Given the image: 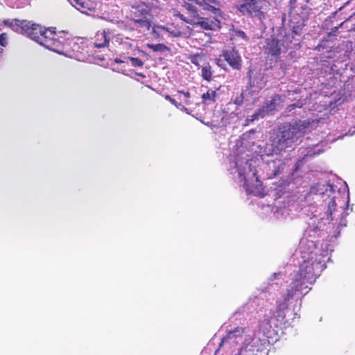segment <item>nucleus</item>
Listing matches in <instances>:
<instances>
[{
    "mask_svg": "<svg viewBox=\"0 0 355 355\" xmlns=\"http://www.w3.org/2000/svg\"><path fill=\"white\" fill-rule=\"evenodd\" d=\"M332 250L331 245L327 243H322L320 248H318L313 240L306 237L300 240L299 273L287 290L284 302L277 306L278 320H284L288 315L287 301L293 297L300 298L309 293L311 289L309 284L320 276L325 268V263L330 259L329 255Z\"/></svg>",
    "mask_w": 355,
    "mask_h": 355,
    "instance_id": "f257e3e1",
    "label": "nucleus"
},
{
    "mask_svg": "<svg viewBox=\"0 0 355 355\" xmlns=\"http://www.w3.org/2000/svg\"><path fill=\"white\" fill-rule=\"evenodd\" d=\"M248 156H236L234 162L230 163V171L232 174L237 173L238 182L248 193L255 196H264L262 183L257 175V167L259 159L247 158Z\"/></svg>",
    "mask_w": 355,
    "mask_h": 355,
    "instance_id": "f03ea898",
    "label": "nucleus"
},
{
    "mask_svg": "<svg viewBox=\"0 0 355 355\" xmlns=\"http://www.w3.org/2000/svg\"><path fill=\"white\" fill-rule=\"evenodd\" d=\"M220 347L225 349L236 347L231 355H262L259 339L243 327L230 331L222 339Z\"/></svg>",
    "mask_w": 355,
    "mask_h": 355,
    "instance_id": "7ed1b4c3",
    "label": "nucleus"
},
{
    "mask_svg": "<svg viewBox=\"0 0 355 355\" xmlns=\"http://www.w3.org/2000/svg\"><path fill=\"white\" fill-rule=\"evenodd\" d=\"M314 121H303L293 125H284L280 132L272 139V153L279 154L291 147L297 140L314 126Z\"/></svg>",
    "mask_w": 355,
    "mask_h": 355,
    "instance_id": "20e7f679",
    "label": "nucleus"
},
{
    "mask_svg": "<svg viewBox=\"0 0 355 355\" xmlns=\"http://www.w3.org/2000/svg\"><path fill=\"white\" fill-rule=\"evenodd\" d=\"M235 3L236 10L242 15L259 19L264 18L270 6L268 0H236Z\"/></svg>",
    "mask_w": 355,
    "mask_h": 355,
    "instance_id": "39448f33",
    "label": "nucleus"
},
{
    "mask_svg": "<svg viewBox=\"0 0 355 355\" xmlns=\"http://www.w3.org/2000/svg\"><path fill=\"white\" fill-rule=\"evenodd\" d=\"M291 39H293V33L284 35L282 32L277 37L272 36L268 38L263 46L264 53L277 60L282 54L286 53L288 49L291 47L290 46L292 42Z\"/></svg>",
    "mask_w": 355,
    "mask_h": 355,
    "instance_id": "423d86ee",
    "label": "nucleus"
},
{
    "mask_svg": "<svg viewBox=\"0 0 355 355\" xmlns=\"http://www.w3.org/2000/svg\"><path fill=\"white\" fill-rule=\"evenodd\" d=\"M226 61L234 69L239 70L241 67V58L237 51L234 49L223 51L222 54L216 60V64L220 67L225 69Z\"/></svg>",
    "mask_w": 355,
    "mask_h": 355,
    "instance_id": "0eeeda50",
    "label": "nucleus"
},
{
    "mask_svg": "<svg viewBox=\"0 0 355 355\" xmlns=\"http://www.w3.org/2000/svg\"><path fill=\"white\" fill-rule=\"evenodd\" d=\"M153 33L155 37L164 39L166 35L178 37L186 33V31L179 25L163 26L160 25L154 26Z\"/></svg>",
    "mask_w": 355,
    "mask_h": 355,
    "instance_id": "6e6552de",
    "label": "nucleus"
},
{
    "mask_svg": "<svg viewBox=\"0 0 355 355\" xmlns=\"http://www.w3.org/2000/svg\"><path fill=\"white\" fill-rule=\"evenodd\" d=\"M284 162L279 159L269 160L264 165L266 178L272 179L278 175L284 169Z\"/></svg>",
    "mask_w": 355,
    "mask_h": 355,
    "instance_id": "1a4fd4ad",
    "label": "nucleus"
},
{
    "mask_svg": "<svg viewBox=\"0 0 355 355\" xmlns=\"http://www.w3.org/2000/svg\"><path fill=\"white\" fill-rule=\"evenodd\" d=\"M141 10L142 16L141 17H135V18L131 19L130 21L132 25V28H137L140 32H144L148 31L150 27L149 14L142 8Z\"/></svg>",
    "mask_w": 355,
    "mask_h": 355,
    "instance_id": "9d476101",
    "label": "nucleus"
},
{
    "mask_svg": "<svg viewBox=\"0 0 355 355\" xmlns=\"http://www.w3.org/2000/svg\"><path fill=\"white\" fill-rule=\"evenodd\" d=\"M277 101H279V97H274L272 99L270 100V103H266V105L264 106L262 109L259 110L258 112L252 115L250 118H248L247 121L252 122L254 120H257L259 118H263L266 115L268 114L269 112H272L273 110H275L277 108Z\"/></svg>",
    "mask_w": 355,
    "mask_h": 355,
    "instance_id": "9b49d317",
    "label": "nucleus"
},
{
    "mask_svg": "<svg viewBox=\"0 0 355 355\" xmlns=\"http://www.w3.org/2000/svg\"><path fill=\"white\" fill-rule=\"evenodd\" d=\"M189 59L191 63L198 67H200L201 64L203 66L208 64L207 56L202 51L191 55Z\"/></svg>",
    "mask_w": 355,
    "mask_h": 355,
    "instance_id": "f8f14e48",
    "label": "nucleus"
},
{
    "mask_svg": "<svg viewBox=\"0 0 355 355\" xmlns=\"http://www.w3.org/2000/svg\"><path fill=\"white\" fill-rule=\"evenodd\" d=\"M108 43V39L105 31L98 32L95 36L94 45L96 48L105 46Z\"/></svg>",
    "mask_w": 355,
    "mask_h": 355,
    "instance_id": "ddd939ff",
    "label": "nucleus"
},
{
    "mask_svg": "<svg viewBox=\"0 0 355 355\" xmlns=\"http://www.w3.org/2000/svg\"><path fill=\"white\" fill-rule=\"evenodd\" d=\"M339 202H340V200H339L338 197H337L336 196H334L329 198V200L327 202L328 209L327 211L328 216L332 215L333 212L336 210V207L337 204ZM326 219L332 220H334V218L332 216H331V217L327 216V218Z\"/></svg>",
    "mask_w": 355,
    "mask_h": 355,
    "instance_id": "4468645a",
    "label": "nucleus"
},
{
    "mask_svg": "<svg viewBox=\"0 0 355 355\" xmlns=\"http://www.w3.org/2000/svg\"><path fill=\"white\" fill-rule=\"evenodd\" d=\"M196 19V24L194 25H198L201 28L206 30H211L215 26V22L209 20L207 18L198 17Z\"/></svg>",
    "mask_w": 355,
    "mask_h": 355,
    "instance_id": "2eb2a0df",
    "label": "nucleus"
},
{
    "mask_svg": "<svg viewBox=\"0 0 355 355\" xmlns=\"http://www.w3.org/2000/svg\"><path fill=\"white\" fill-rule=\"evenodd\" d=\"M216 90L209 89L207 91L206 93H204L202 95V100L203 103L206 105H209L216 101Z\"/></svg>",
    "mask_w": 355,
    "mask_h": 355,
    "instance_id": "dca6fc26",
    "label": "nucleus"
},
{
    "mask_svg": "<svg viewBox=\"0 0 355 355\" xmlns=\"http://www.w3.org/2000/svg\"><path fill=\"white\" fill-rule=\"evenodd\" d=\"M241 103V101L236 99L234 103H230L227 105V109L230 111V117L234 118L241 113L240 109L238 105Z\"/></svg>",
    "mask_w": 355,
    "mask_h": 355,
    "instance_id": "f3484780",
    "label": "nucleus"
},
{
    "mask_svg": "<svg viewBox=\"0 0 355 355\" xmlns=\"http://www.w3.org/2000/svg\"><path fill=\"white\" fill-rule=\"evenodd\" d=\"M212 75L213 71L209 63L202 66L201 76L204 80L210 82L212 79Z\"/></svg>",
    "mask_w": 355,
    "mask_h": 355,
    "instance_id": "a211bd4d",
    "label": "nucleus"
},
{
    "mask_svg": "<svg viewBox=\"0 0 355 355\" xmlns=\"http://www.w3.org/2000/svg\"><path fill=\"white\" fill-rule=\"evenodd\" d=\"M180 94L179 99L182 101L185 105H190L191 101L189 100L191 95L189 92L178 91Z\"/></svg>",
    "mask_w": 355,
    "mask_h": 355,
    "instance_id": "6ab92c4d",
    "label": "nucleus"
},
{
    "mask_svg": "<svg viewBox=\"0 0 355 355\" xmlns=\"http://www.w3.org/2000/svg\"><path fill=\"white\" fill-rule=\"evenodd\" d=\"M126 60H130L132 67H141L144 65V62L141 60L137 58L126 57Z\"/></svg>",
    "mask_w": 355,
    "mask_h": 355,
    "instance_id": "aec40b11",
    "label": "nucleus"
},
{
    "mask_svg": "<svg viewBox=\"0 0 355 355\" xmlns=\"http://www.w3.org/2000/svg\"><path fill=\"white\" fill-rule=\"evenodd\" d=\"M71 3L77 8V10L84 12V10H82L85 8V3L81 1V0H69Z\"/></svg>",
    "mask_w": 355,
    "mask_h": 355,
    "instance_id": "412c9836",
    "label": "nucleus"
},
{
    "mask_svg": "<svg viewBox=\"0 0 355 355\" xmlns=\"http://www.w3.org/2000/svg\"><path fill=\"white\" fill-rule=\"evenodd\" d=\"M147 46L155 52L163 51L166 49V46L163 44H148Z\"/></svg>",
    "mask_w": 355,
    "mask_h": 355,
    "instance_id": "4be33fe9",
    "label": "nucleus"
},
{
    "mask_svg": "<svg viewBox=\"0 0 355 355\" xmlns=\"http://www.w3.org/2000/svg\"><path fill=\"white\" fill-rule=\"evenodd\" d=\"M8 44V37L6 33H0V45L1 47L6 46Z\"/></svg>",
    "mask_w": 355,
    "mask_h": 355,
    "instance_id": "5701e85b",
    "label": "nucleus"
},
{
    "mask_svg": "<svg viewBox=\"0 0 355 355\" xmlns=\"http://www.w3.org/2000/svg\"><path fill=\"white\" fill-rule=\"evenodd\" d=\"M288 184V181L286 180L281 179L279 181L278 187H275L274 189L277 190L279 191H282L283 189H284L285 186Z\"/></svg>",
    "mask_w": 355,
    "mask_h": 355,
    "instance_id": "b1692460",
    "label": "nucleus"
},
{
    "mask_svg": "<svg viewBox=\"0 0 355 355\" xmlns=\"http://www.w3.org/2000/svg\"><path fill=\"white\" fill-rule=\"evenodd\" d=\"M332 228L334 230V234L331 235V237L337 238L340 233V226L338 223H334Z\"/></svg>",
    "mask_w": 355,
    "mask_h": 355,
    "instance_id": "393cba45",
    "label": "nucleus"
},
{
    "mask_svg": "<svg viewBox=\"0 0 355 355\" xmlns=\"http://www.w3.org/2000/svg\"><path fill=\"white\" fill-rule=\"evenodd\" d=\"M322 150L319 148L318 146H316L314 147V150L312 151V150H309L308 153L306 155H309V156H313V155H318L320 154V153H322Z\"/></svg>",
    "mask_w": 355,
    "mask_h": 355,
    "instance_id": "a878e982",
    "label": "nucleus"
},
{
    "mask_svg": "<svg viewBox=\"0 0 355 355\" xmlns=\"http://www.w3.org/2000/svg\"><path fill=\"white\" fill-rule=\"evenodd\" d=\"M178 17H180L182 21H185L187 24H196V19H187L185 18L182 14H178Z\"/></svg>",
    "mask_w": 355,
    "mask_h": 355,
    "instance_id": "bb28decb",
    "label": "nucleus"
},
{
    "mask_svg": "<svg viewBox=\"0 0 355 355\" xmlns=\"http://www.w3.org/2000/svg\"><path fill=\"white\" fill-rule=\"evenodd\" d=\"M178 17H180L182 21H185L187 24H196V19H187L185 18L182 14H178Z\"/></svg>",
    "mask_w": 355,
    "mask_h": 355,
    "instance_id": "cd10ccee",
    "label": "nucleus"
},
{
    "mask_svg": "<svg viewBox=\"0 0 355 355\" xmlns=\"http://www.w3.org/2000/svg\"><path fill=\"white\" fill-rule=\"evenodd\" d=\"M165 98L168 101L174 105L176 107H180V103H178L175 99L171 98L169 95H166Z\"/></svg>",
    "mask_w": 355,
    "mask_h": 355,
    "instance_id": "c85d7f7f",
    "label": "nucleus"
},
{
    "mask_svg": "<svg viewBox=\"0 0 355 355\" xmlns=\"http://www.w3.org/2000/svg\"><path fill=\"white\" fill-rule=\"evenodd\" d=\"M236 36L237 37L241 38L244 40H247V36L243 31H239L236 32Z\"/></svg>",
    "mask_w": 355,
    "mask_h": 355,
    "instance_id": "c756f323",
    "label": "nucleus"
},
{
    "mask_svg": "<svg viewBox=\"0 0 355 355\" xmlns=\"http://www.w3.org/2000/svg\"><path fill=\"white\" fill-rule=\"evenodd\" d=\"M302 107V104H300V103H296V104H292V105H290L288 107V110L289 112L292 111L295 107Z\"/></svg>",
    "mask_w": 355,
    "mask_h": 355,
    "instance_id": "7c9ffc66",
    "label": "nucleus"
},
{
    "mask_svg": "<svg viewBox=\"0 0 355 355\" xmlns=\"http://www.w3.org/2000/svg\"><path fill=\"white\" fill-rule=\"evenodd\" d=\"M187 8L189 10L191 11L192 12H196L195 7H193V6H191L189 4H188Z\"/></svg>",
    "mask_w": 355,
    "mask_h": 355,
    "instance_id": "2f4dec72",
    "label": "nucleus"
},
{
    "mask_svg": "<svg viewBox=\"0 0 355 355\" xmlns=\"http://www.w3.org/2000/svg\"><path fill=\"white\" fill-rule=\"evenodd\" d=\"M299 33H300V26H298L297 27L294 26L293 33L297 35V34H299Z\"/></svg>",
    "mask_w": 355,
    "mask_h": 355,
    "instance_id": "473e14b6",
    "label": "nucleus"
},
{
    "mask_svg": "<svg viewBox=\"0 0 355 355\" xmlns=\"http://www.w3.org/2000/svg\"><path fill=\"white\" fill-rule=\"evenodd\" d=\"M178 109H180V110H182V111H184V112H187V113H189V112H188V109H187V107H184L183 105H182L181 103H180V107H178Z\"/></svg>",
    "mask_w": 355,
    "mask_h": 355,
    "instance_id": "72a5a7b5",
    "label": "nucleus"
},
{
    "mask_svg": "<svg viewBox=\"0 0 355 355\" xmlns=\"http://www.w3.org/2000/svg\"><path fill=\"white\" fill-rule=\"evenodd\" d=\"M127 60H126L125 58V60H121L119 58H116L115 59V62H116V63H123V62H126Z\"/></svg>",
    "mask_w": 355,
    "mask_h": 355,
    "instance_id": "f704fd0d",
    "label": "nucleus"
},
{
    "mask_svg": "<svg viewBox=\"0 0 355 355\" xmlns=\"http://www.w3.org/2000/svg\"><path fill=\"white\" fill-rule=\"evenodd\" d=\"M327 187H328V188H329V192L330 193H334V187H333V186H331V185H328Z\"/></svg>",
    "mask_w": 355,
    "mask_h": 355,
    "instance_id": "c9c22d12",
    "label": "nucleus"
},
{
    "mask_svg": "<svg viewBox=\"0 0 355 355\" xmlns=\"http://www.w3.org/2000/svg\"><path fill=\"white\" fill-rule=\"evenodd\" d=\"M280 275H281L280 273H274L272 275V276L271 277L270 280H272L273 279L272 278L275 279L277 276H279Z\"/></svg>",
    "mask_w": 355,
    "mask_h": 355,
    "instance_id": "e433bc0d",
    "label": "nucleus"
},
{
    "mask_svg": "<svg viewBox=\"0 0 355 355\" xmlns=\"http://www.w3.org/2000/svg\"><path fill=\"white\" fill-rule=\"evenodd\" d=\"M136 74H137V76H139L142 77V78H145V76H144L143 73H137Z\"/></svg>",
    "mask_w": 355,
    "mask_h": 355,
    "instance_id": "4c0bfd02",
    "label": "nucleus"
},
{
    "mask_svg": "<svg viewBox=\"0 0 355 355\" xmlns=\"http://www.w3.org/2000/svg\"><path fill=\"white\" fill-rule=\"evenodd\" d=\"M178 14H180V12H177V11H174L173 12V15L174 16H176V17H178Z\"/></svg>",
    "mask_w": 355,
    "mask_h": 355,
    "instance_id": "58836bf2",
    "label": "nucleus"
},
{
    "mask_svg": "<svg viewBox=\"0 0 355 355\" xmlns=\"http://www.w3.org/2000/svg\"><path fill=\"white\" fill-rule=\"evenodd\" d=\"M3 52V49L1 47H0V55Z\"/></svg>",
    "mask_w": 355,
    "mask_h": 355,
    "instance_id": "ea45409f",
    "label": "nucleus"
}]
</instances>
